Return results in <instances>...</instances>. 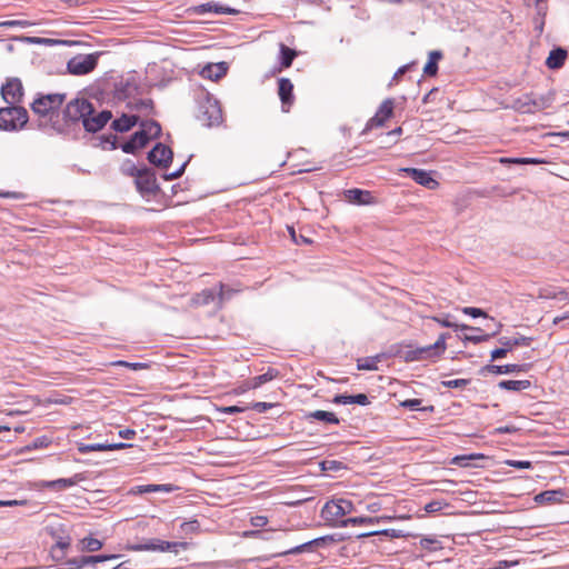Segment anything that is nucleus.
I'll use <instances>...</instances> for the list:
<instances>
[{
    "instance_id": "obj_1",
    "label": "nucleus",
    "mask_w": 569,
    "mask_h": 569,
    "mask_svg": "<svg viewBox=\"0 0 569 569\" xmlns=\"http://www.w3.org/2000/svg\"><path fill=\"white\" fill-rule=\"evenodd\" d=\"M198 120L206 127L218 126L222 122V110L217 99L203 93L198 104Z\"/></svg>"
},
{
    "instance_id": "obj_2",
    "label": "nucleus",
    "mask_w": 569,
    "mask_h": 569,
    "mask_svg": "<svg viewBox=\"0 0 569 569\" xmlns=\"http://www.w3.org/2000/svg\"><path fill=\"white\" fill-rule=\"evenodd\" d=\"M29 120L28 111L23 107L8 106L0 108V129L17 131L22 129Z\"/></svg>"
},
{
    "instance_id": "obj_3",
    "label": "nucleus",
    "mask_w": 569,
    "mask_h": 569,
    "mask_svg": "<svg viewBox=\"0 0 569 569\" xmlns=\"http://www.w3.org/2000/svg\"><path fill=\"white\" fill-rule=\"evenodd\" d=\"M353 511V503L347 499H336L328 501L322 510L321 517L328 521L340 527L342 517Z\"/></svg>"
},
{
    "instance_id": "obj_4",
    "label": "nucleus",
    "mask_w": 569,
    "mask_h": 569,
    "mask_svg": "<svg viewBox=\"0 0 569 569\" xmlns=\"http://www.w3.org/2000/svg\"><path fill=\"white\" fill-rule=\"evenodd\" d=\"M448 337L449 333H441L433 345L407 351L405 360L408 362L420 361L442 355L447 348L446 340Z\"/></svg>"
},
{
    "instance_id": "obj_5",
    "label": "nucleus",
    "mask_w": 569,
    "mask_h": 569,
    "mask_svg": "<svg viewBox=\"0 0 569 569\" xmlns=\"http://www.w3.org/2000/svg\"><path fill=\"white\" fill-rule=\"evenodd\" d=\"M64 96L52 93L37 98L31 104L32 111L39 117H49L50 120L56 111L62 106Z\"/></svg>"
},
{
    "instance_id": "obj_6",
    "label": "nucleus",
    "mask_w": 569,
    "mask_h": 569,
    "mask_svg": "<svg viewBox=\"0 0 569 569\" xmlns=\"http://www.w3.org/2000/svg\"><path fill=\"white\" fill-rule=\"evenodd\" d=\"M189 547H190V543L184 542V541L170 542V541H163V540H159V539H152L146 543L128 546L127 550H130V551H160V552L171 551V552L178 553L180 550H187Z\"/></svg>"
},
{
    "instance_id": "obj_7",
    "label": "nucleus",
    "mask_w": 569,
    "mask_h": 569,
    "mask_svg": "<svg viewBox=\"0 0 569 569\" xmlns=\"http://www.w3.org/2000/svg\"><path fill=\"white\" fill-rule=\"evenodd\" d=\"M93 106L86 99H74L70 101L63 110L64 124L82 121L86 116L92 114Z\"/></svg>"
},
{
    "instance_id": "obj_8",
    "label": "nucleus",
    "mask_w": 569,
    "mask_h": 569,
    "mask_svg": "<svg viewBox=\"0 0 569 569\" xmlns=\"http://www.w3.org/2000/svg\"><path fill=\"white\" fill-rule=\"evenodd\" d=\"M1 97L9 106L18 107L17 104L22 101L23 97L21 80L18 78L8 79L1 87Z\"/></svg>"
},
{
    "instance_id": "obj_9",
    "label": "nucleus",
    "mask_w": 569,
    "mask_h": 569,
    "mask_svg": "<svg viewBox=\"0 0 569 569\" xmlns=\"http://www.w3.org/2000/svg\"><path fill=\"white\" fill-rule=\"evenodd\" d=\"M97 58L93 54H80L68 62V70L76 76L87 74L97 67Z\"/></svg>"
},
{
    "instance_id": "obj_10",
    "label": "nucleus",
    "mask_w": 569,
    "mask_h": 569,
    "mask_svg": "<svg viewBox=\"0 0 569 569\" xmlns=\"http://www.w3.org/2000/svg\"><path fill=\"white\" fill-rule=\"evenodd\" d=\"M395 101L393 99H386L378 108L376 114L369 119L366 124V130L382 127L388 119L393 114Z\"/></svg>"
},
{
    "instance_id": "obj_11",
    "label": "nucleus",
    "mask_w": 569,
    "mask_h": 569,
    "mask_svg": "<svg viewBox=\"0 0 569 569\" xmlns=\"http://www.w3.org/2000/svg\"><path fill=\"white\" fill-rule=\"evenodd\" d=\"M328 541H333L332 537L326 536L316 538L313 540L303 542L299 546H296L293 548H290L288 550H281V551H274L271 553V556H284V555H297L306 551H313L316 548L323 547Z\"/></svg>"
},
{
    "instance_id": "obj_12",
    "label": "nucleus",
    "mask_w": 569,
    "mask_h": 569,
    "mask_svg": "<svg viewBox=\"0 0 569 569\" xmlns=\"http://www.w3.org/2000/svg\"><path fill=\"white\" fill-rule=\"evenodd\" d=\"M111 111L103 110L96 113L93 110L92 114L86 116L82 124L88 132H97L101 130L111 120Z\"/></svg>"
},
{
    "instance_id": "obj_13",
    "label": "nucleus",
    "mask_w": 569,
    "mask_h": 569,
    "mask_svg": "<svg viewBox=\"0 0 569 569\" xmlns=\"http://www.w3.org/2000/svg\"><path fill=\"white\" fill-rule=\"evenodd\" d=\"M148 159L154 166L167 168L172 161V150L162 143H157L149 152Z\"/></svg>"
},
{
    "instance_id": "obj_14",
    "label": "nucleus",
    "mask_w": 569,
    "mask_h": 569,
    "mask_svg": "<svg viewBox=\"0 0 569 569\" xmlns=\"http://www.w3.org/2000/svg\"><path fill=\"white\" fill-rule=\"evenodd\" d=\"M278 94L281 100L282 111L288 112L295 101L293 84L288 78L278 80Z\"/></svg>"
},
{
    "instance_id": "obj_15",
    "label": "nucleus",
    "mask_w": 569,
    "mask_h": 569,
    "mask_svg": "<svg viewBox=\"0 0 569 569\" xmlns=\"http://www.w3.org/2000/svg\"><path fill=\"white\" fill-rule=\"evenodd\" d=\"M402 172H405L407 176L413 179L417 183L428 189H435L438 187V182L426 170L416 168H405L402 169Z\"/></svg>"
},
{
    "instance_id": "obj_16",
    "label": "nucleus",
    "mask_w": 569,
    "mask_h": 569,
    "mask_svg": "<svg viewBox=\"0 0 569 569\" xmlns=\"http://www.w3.org/2000/svg\"><path fill=\"white\" fill-rule=\"evenodd\" d=\"M134 183L142 194L152 193L156 190L154 176L146 168L134 178Z\"/></svg>"
},
{
    "instance_id": "obj_17",
    "label": "nucleus",
    "mask_w": 569,
    "mask_h": 569,
    "mask_svg": "<svg viewBox=\"0 0 569 569\" xmlns=\"http://www.w3.org/2000/svg\"><path fill=\"white\" fill-rule=\"evenodd\" d=\"M568 496L563 489L546 490L538 493L535 497V501L541 505H553L562 502Z\"/></svg>"
},
{
    "instance_id": "obj_18",
    "label": "nucleus",
    "mask_w": 569,
    "mask_h": 569,
    "mask_svg": "<svg viewBox=\"0 0 569 569\" xmlns=\"http://www.w3.org/2000/svg\"><path fill=\"white\" fill-rule=\"evenodd\" d=\"M132 445L129 443H93V445H87V443H79L78 445V451L80 453H88L92 451H113V450H120L124 448H129Z\"/></svg>"
},
{
    "instance_id": "obj_19",
    "label": "nucleus",
    "mask_w": 569,
    "mask_h": 569,
    "mask_svg": "<svg viewBox=\"0 0 569 569\" xmlns=\"http://www.w3.org/2000/svg\"><path fill=\"white\" fill-rule=\"evenodd\" d=\"M149 141L146 134L139 130L132 134L129 141L121 146V149L126 153H134L137 150L144 148Z\"/></svg>"
},
{
    "instance_id": "obj_20",
    "label": "nucleus",
    "mask_w": 569,
    "mask_h": 569,
    "mask_svg": "<svg viewBox=\"0 0 569 569\" xmlns=\"http://www.w3.org/2000/svg\"><path fill=\"white\" fill-rule=\"evenodd\" d=\"M227 66L224 62L209 63L202 68L200 74L209 80L218 81L227 73Z\"/></svg>"
},
{
    "instance_id": "obj_21",
    "label": "nucleus",
    "mask_w": 569,
    "mask_h": 569,
    "mask_svg": "<svg viewBox=\"0 0 569 569\" xmlns=\"http://www.w3.org/2000/svg\"><path fill=\"white\" fill-rule=\"evenodd\" d=\"M84 479L86 478L82 473H76L71 478H61V479H57V480H52V481H46L44 487L50 488V489L62 490V489L73 487L77 483L83 481Z\"/></svg>"
},
{
    "instance_id": "obj_22",
    "label": "nucleus",
    "mask_w": 569,
    "mask_h": 569,
    "mask_svg": "<svg viewBox=\"0 0 569 569\" xmlns=\"http://www.w3.org/2000/svg\"><path fill=\"white\" fill-rule=\"evenodd\" d=\"M139 121V117L136 114H122L111 123V128L118 132H127L132 129Z\"/></svg>"
},
{
    "instance_id": "obj_23",
    "label": "nucleus",
    "mask_w": 569,
    "mask_h": 569,
    "mask_svg": "<svg viewBox=\"0 0 569 569\" xmlns=\"http://www.w3.org/2000/svg\"><path fill=\"white\" fill-rule=\"evenodd\" d=\"M567 57H568L567 50H565L562 48H556L550 51V53L546 60V66L549 69H559L565 64Z\"/></svg>"
},
{
    "instance_id": "obj_24",
    "label": "nucleus",
    "mask_w": 569,
    "mask_h": 569,
    "mask_svg": "<svg viewBox=\"0 0 569 569\" xmlns=\"http://www.w3.org/2000/svg\"><path fill=\"white\" fill-rule=\"evenodd\" d=\"M391 517H352L345 519L340 522V527L345 528L348 526H357V525H376L381 521L391 520Z\"/></svg>"
},
{
    "instance_id": "obj_25",
    "label": "nucleus",
    "mask_w": 569,
    "mask_h": 569,
    "mask_svg": "<svg viewBox=\"0 0 569 569\" xmlns=\"http://www.w3.org/2000/svg\"><path fill=\"white\" fill-rule=\"evenodd\" d=\"M346 199L351 203L367 204L370 202L371 193L361 189H349L345 192Z\"/></svg>"
},
{
    "instance_id": "obj_26",
    "label": "nucleus",
    "mask_w": 569,
    "mask_h": 569,
    "mask_svg": "<svg viewBox=\"0 0 569 569\" xmlns=\"http://www.w3.org/2000/svg\"><path fill=\"white\" fill-rule=\"evenodd\" d=\"M460 328L462 330H470V331L475 332V335H470V336H466L465 337V339L467 341H471L473 343H479V342H482V341H487L491 336L498 333L500 328H501V325H497V329L491 335L482 333L481 329L473 328V327H470V326H467V325H462Z\"/></svg>"
},
{
    "instance_id": "obj_27",
    "label": "nucleus",
    "mask_w": 569,
    "mask_h": 569,
    "mask_svg": "<svg viewBox=\"0 0 569 569\" xmlns=\"http://www.w3.org/2000/svg\"><path fill=\"white\" fill-rule=\"evenodd\" d=\"M333 402L337 405H360V406H367L369 403V399L367 395L359 393L355 396H347V395H337L333 398Z\"/></svg>"
},
{
    "instance_id": "obj_28",
    "label": "nucleus",
    "mask_w": 569,
    "mask_h": 569,
    "mask_svg": "<svg viewBox=\"0 0 569 569\" xmlns=\"http://www.w3.org/2000/svg\"><path fill=\"white\" fill-rule=\"evenodd\" d=\"M173 486L170 483L166 485H143L137 486L133 488L134 493H150V492H171L173 491Z\"/></svg>"
},
{
    "instance_id": "obj_29",
    "label": "nucleus",
    "mask_w": 569,
    "mask_h": 569,
    "mask_svg": "<svg viewBox=\"0 0 569 569\" xmlns=\"http://www.w3.org/2000/svg\"><path fill=\"white\" fill-rule=\"evenodd\" d=\"M278 530L274 528L251 529V541L261 542L274 539Z\"/></svg>"
},
{
    "instance_id": "obj_30",
    "label": "nucleus",
    "mask_w": 569,
    "mask_h": 569,
    "mask_svg": "<svg viewBox=\"0 0 569 569\" xmlns=\"http://www.w3.org/2000/svg\"><path fill=\"white\" fill-rule=\"evenodd\" d=\"M442 58L441 51L429 52L428 61L423 68V72L427 76H436L438 72V61Z\"/></svg>"
},
{
    "instance_id": "obj_31",
    "label": "nucleus",
    "mask_w": 569,
    "mask_h": 569,
    "mask_svg": "<svg viewBox=\"0 0 569 569\" xmlns=\"http://www.w3.org/2000/svg\"><path fill=\"white\" fill-rule=\"evenodd\" d=\"M307 419L319 420V421H323L326 423H331V425L339 423V419L337 418V416L333 412L323 411V410H316V411L308 413Z\"/></svg>"
},
{
    "instance_id": "obj_32",
    "label": "nucleus",
    "mask_w": 569,
    "mask_h": 569,
    "mask_svg": "<svg viewBox=\"0 0 569 569\" xmlns=\"http://www.w3.org/2000/svg\"><path fill=\"white\" fill-rule=\"evenodd\" d=\"M140 131L146 134V137L151 140L153 138L159 137L161 133V127L157 121L147 120L141 122Z\"/></svg>"
},
{
    "instance_id": "obj_33",
    "label": "nucleus",
    "mask_w": 569,
    "mask_h": 569,
    "mask_svg": "<svg viewBox=\"0 0 569 569\" xmlns=\"http://www.w3.org/2000/svg\"><path fill=\"white\" fill-rule=\"evenodd\" d=\"M278 376V371L273 368H268L267 372L259 375L251 379V390L259 388L261 385L271 381Z\"/></svg>"
},
{
    "instance_id": "obj_34",
    "label": "nucleus",
    "mask_w": 569,
    "mask_h": 569,
    "mask_svg": "<svg viewBox=\"0 0 569 569\" xmlns=\"http://www.w3.org/2000/svg\"><path fill=\"white\" fill-rule=\"evenodd\" d=\"M498 386L505 390L520 391L527 389L530 382L528 380H502Z\"/></svg>"
},
{
    "instance_id": "obj_35",
    "label": "nucleus",
    "mask_w": 569,
    "mask_h": 569,
    "mask_svg": "<svg viewBox=\"0 0 569 569\" xmlns=\"http://www.w3.org/2000/svg\"><path fill=\"white\" fill-rule=\"evenodd\" d=\"M548 100L545 98L530 99L521 106L523 112H536L538 110H542L547 108Z\"/></svg>"
},
{
    "instance_id": "obj_36",
    "label": "nucleus",
    "mask_w": 569,
    "mask_h": 569,
    "mask_svg": "<svg viewBox=\"0 0 569 569\" xmlns=\"http://www.w3.org/2000/svg\"><path fill=\"white\" fill-rule=\"evenodd\" d=\"M281 67L289 68L292 64L293 59L297 57V51L280 44Z\"/></svg>"
},
{
    "instance_id": "obj_37",
    "label": "nucleus",
    "mask_w": 569,
    "mask_h": 569,
    "mask_svg": "<svg viewBox=\"0 0 569 569\" xmlns=\"http://www.w3.org/2000/svg\"><path fill=\"white\" fill-rule=\"evenodd\" d=\"M499 342L505 346L508 351L512 350L515 347L518 346H529L530 338L527 337H520V338H501Z\"/></svg>"
},
{
    "instance_id": "obj_38",
    "label": "nucleus",
    "mask_w": 569,
    "mask_h": 569,
    "mask_svg": "<svg viewBox=\"0 0 569 569\" xmlns=\"http://www.w3.org/2000/svg\"><path fill=\"white\" fill-rule=\"evenodd\" d=\"M487 369H488V371L496 373V375H505V373L520 371L521 366L520 365H503V366L490 365L487 367Z\"/></svg>"
},
{
    "instance_id": "obj_39",
    "label": "nucleus",
    "mask_w": 569,
    "mask_h": 569,
    "mask_svg": "<svg viewBox=\"0 0 569 569\" xmlns=\"http://www.w3.org/2000/svg\"><path fill=\"white\" fill-rule=\"evenodd\" d=\"M279 407H280V403L276 400L274 397L270 401H258V402L251 403V410L259 412V413H263L269 409H274V408H279Z\"/></svg>"
},
{
    "instance_id": "obj_40",
    "label": "nucleus",
    "mask_w": 569,
    "mask_h": 569,
    "mask_svg": "<svg viewBox=\"0 0 569 569\" xmlns=\"http://www.w3.org/2000/svg\"><path fill=\"white\" fill-rule=\"evenodd\" d=\"M80 543H81V549L89 551V552L99 551L103 546L102 541H100L99 539L92 538V537L83 538L80 541Z\"/></svg>"
},
{
    "instance_id": "obj_41",
    "label": "nucleus",
    "mask_w": 569,
    "mask_h": 569,
    "mask_svg": "<svg viewBox=\"0 0 569 569\" xmlns=\"http://www.w3.org/2000/svg\"><path fill=\"white\" fill-rule=\"evenodd\" d=\"M500 163H503V164H509V163H513V164H538V163H542L543 161L539 160V159H535V158H500Z\"/></svg>"
},
{
    "instance_id": "obj_42",
    "label": "nucleus",
    "mask_w": 569,
    "mask_h": 569,
    "mask_svg": "<svg viewBox=\"0 0 569 569\" xmlns=\"http://www.w3.org/2000/svg\"><path fill=\"white\" fill-rule=\"evenodd\" d=\"M376 535L387 536V537H390V538H402V537H405V535L402 533L401 530L385 529V530H380V531H372V532H368V533H362V535L359 536V538L370 537V536H376Z\"/></svg>"
},
{
    "instance_id": "obj_43",
    "label": "nucleus",
    "mask_w": 569,
    "mask_h": 569,
    "mask_svg": "<svg viewBox=\"0 0 569 569\" xmlns=\"http://www.w3.org/2000/svg\"><path fill=\"white\" fill-rule=\"evenodd\" d=\"M419 545L422 549L428 551H436L441 548L440 541L430 537H425L420 539Z\"/></svg>"
},
{
    "instance_id": "obj_44",
    "label": "nucleus",
    "mask_w": 569,
    "mask_h": 569,
    "mask_svg": "<svg viewBox=\"0 0 569 569\" xmlns=\"http://www.w3.org/2000/svg\"><path fill=\"white\" fill-rule=\"evenodd\" d=\"M121 171L127 176L136 178L142 171V168H138L132 161L128 160L122 164Z\"/></svg>"
},
{
    "instance_id": "obj_45",
    "label": "nucleus",
    "mask_w": 569,
    "mask_h": 569,
    "mask_svg": "<svg viewBox=\"0 0 569 569\" xmlns=\"http://www.w3.org/2000/svg\"><path fill=\"white\" fill-rule=\"evenodd\" d=\"M469 380L467 379H453V380H446L442 381V386L449 389L453 388H463L468 385Z\"/></svg>"
},
{
    "instance_id": "obj_46",
    "label": "nucleus",
    "mask_w": 569,
    "mask_h": 569,
    "mask_svg": "<svg viewBox=\"0 0 569 569\" xmlns=\"http://www.w3.org/2000/svg\"><path fill=\"white\" fill-rule=\"evenodd\" d=\"M482 456L470 455V456H457L452 459V463L458 465L460 467L469 466L468 461L475 458H481Z\"/></svg>"
},
{
    "instance_id": "obj_47",
    "label": "nucleus",
    "mask_w": 569,
    "mask_h": 569,
    "mask_svg": "<svg viewBox=\"0 0 569 569\" xmlns=\"http://www.w3.org/2000/svg\"><path fill=\"white\" fill-rule=\"evenodd\" d=\"M289 233L291 236V239L296 244H309L311 243V240L302 234L297 236L295 229L292 227L289 228Z\"/></svg>"
},
{
    "instance_id": "obj_48",
    "label": "nucleus",
    "mask_w": 569,
    "mask_h": 569,
    "mask_svg": "<svg viewBox=\"0 0 569 569\" xmlns=\"http://www.w3.org/2000/svg\"><path fill=\"white\" fill-rule=\"evenodd\" d=\"M268 523L269 520L266 516L251 517V527L256 529H263Z\"/></svg>"
},
{
    "instance_id": "obj_49",
    "label": "nucleus",
    "mask_w": 569,
    "mask_h": 569,
    "mask_svg": "<svg viewBox=\"0 0 569 569\" xmlns=\"http://www.w3.org/2000/svg\"><path fill=\"white\" fill-rule=\"evenodd\" d=\"M445 506H446L445 502L435 500V501H430L429 503H427L425 506V510L428 513H433V512L440 511Z\"/></svg>"
},
{
    "instance_id": "obj_50",
    "label": "nucleus",
    "mask_w": 569,
    "mask_h": 569,
    "mask_svg": "<svg viewBox=\"0 0 569 569\" xmlns=\"http://www.w3.org/2000/svg\"><path fill=\"white\" fill-rule=\"evenodd\" d=\"M507 463L517 469H529L531 468V462L526 460H508Z\"/></svg>"
},
{
    "instance_id": "obj_51",
    "label": "nucleus",
    "mask_w": 569,
    "mask_h": 569,
    "mask_svg": "<svg viewBox=\"0 0 569 569\" xmlns=\"http://www.w3.org/2000/svg\"><path fill=\"white\" fill-rule=\"evenodd\" d=\"M432 320L438 322L440 326L445 328H455L457 327L455 323L449 321V316L446 317H432Z\"/></svg>"
},
{
    "instance_id": "obj_52",
    "label": "nucleus",
    "mask_w": 569,
    "mask_h": 569,
    "mask_svg": "<svg viewBox=\"0 0 569 569\" xmlns=\"http://www.w3.org/2000/svg\"><path fill=\"white\" fill-rule=\"evenodd\" d=\"M462 312L465 315L471 316L473 318L485 316V312L481 309L473 308V307H466L462 309Z\"/></svg>"
},
{
    "instance_id": "obj_53",
    "label": "nucleus",
    "mask_w": 569,
    "mask_h": 569,
    "mask_svg": "<svg viewBox=\"0 0 569 569\" xmlns=\"http://www.w3.org/2000/svg\"><path fill=\"white\" fill-rule=\"evenodd\" d=\"M507 353H508V349L503 346V348H498V349H495L493 351H491V359L496 360L499 358H503V357H506Z\"/></svg>"
},
{
    "instance_id": "obj_54",
    "label": "nucleus",
    "mask_w": 569,
    "mask_h": 569,
    "mask_svg": "<svg viewBox=\"0 0 569 569\" xmlns=\"http://www.w3.org/2000/svg\"><path fill=\"white\" fill-rule=\"evenodd\" d=\"M118 556L117 555H97V556H92V560H93V563H97V562H103V561H108V560H111V559H116Z\"/></svg>"
},
{
    "instance_id": "obj_55",
    "label": "nucleus",
    "mask_w": 569,
    "mask_h": 569,
    "mask_svg": "<svg viewBox=\"0 0 569 569\" xmlns=\"http://www.w3.org/2000/svg\"><path fill=\"white\" fill-rule=\"evenodd\" d=\"M402 405L412 410H418L419 406L421 405V400L420 399H410V400H406Z\"/></svg>"
},
{
    "instance_id": "obj_56",
    "label": "nucleus",
    "mask_w": 569,
    "mask_h": 569,
    "mask_svg": "<svg viewBox=\"0 0 569 569\" xmlns=\"http://www.w3.org/2000/svg\"><path fill=\"white\" fill-rule=\"evenodd\" d=\"M198 528H199V522L197 520L183 522L181 525V529L184 530V531H187V530H198Z\"/></svg>"
},
{
    "instance_id": "obj_57",
    "label": "nucleus",
    "mask_w": 569,
    "mask_h": 569,
    "mask_svg": "<svg viewBox=\"0 0 569 569\" xmlns=\"http://www.w3.org/2000/svg\"><path fill=\"white\" fill-rule=\"evenodd\" d=\"M198 297L202 298L203 303H208L213 300V292L211 290H203Z\"/></svg>"
},
{
    "instance_id": "obj_58",
    "label": "nucleus",
    "mask_w": 569,
    "mask_h": 569,
    "mask_svg": "<svg viewBox=\"0 0 569 569\" xmlns=\"http://www.w3.org/2000/svg\"><path fill=\"white\" fill-rule=\"evenodd\" d=\"M119 436L123 439H133L136 431L133 429H123L119 431Z\"/></svg>"
},
{
    "instance_id": "obj_59",
    "label": "nucleus",
    "mask_w": 569,
    "mask_h": 569,
    "mask_svg": "<svg viewBox=\"0 0 569 569\" xmlns=\"http://www.w3.org/2000/svg\"><path fill=\"white\" fill-rule=\"evenodd\" d=\"M91 558L92 556H83L79 558V561L77 562V569H80L86 565L93 563V560Z\"/></svg>"
},
{
    "instance_id": "obj_60",
    "label": "nucleus",
    "mask_w": 569,
    "mask_h": 569,
    "mask_svg": "<svg viewBox=\"0 0 569 569\" xmlns=\"http://www.w3.org/2000/svg\"><path fill=\"white\" fill-rule=\"evenodd\" d=\"M70 546V541L69 539L64 540V539H61L59 541H57V543L54 545V547L52 548V551H54L56 548H59L60 550H66L68 549Z\"/></svg>"
},
{
    "instance_id": "obj_61",
    "label": "nucleus",
    "mask_w": 569,
    "mask_h": 569,
    "mask_svg": "<svg viewBox=\"0 0 569 569\" xmlns=\"http://www.w3.org/2000/svg\"><path fill=\"white\" fill-rule=\"evenodd\" d=\"M408 68L409 66H402L401 68H399L393 74L392 82H397L399 78L407 72Z\"/></svg>"
},
{
    "instance_id": "obj_62",
    "label": "nucleus",
    "mask_w": 569,
    "mask_h": 569,
    "mask_svg": "<svg viewBox=\"0 0 569 569\" xmlns=\"http://www.w3.org/2000/svg\"><path fill=\"white\" fill-rule=\"evenodd\" d=\"M24 501L19 500H0V507L4 506H18V505H24Z\"/></svg>"
},
{
    "instance_id": "obj_63",
    "label": "nucleus",
    "mask_w": 569,
    "mask_h": 569,
    "mask_svg": "<svg viewBox=\"0 0 569 569\" xmlns=\"http://www.w3.org/2000/svg\"><path fill=\"white\" fill-rule=\"evenodd\" d=\"M515 431H516V428L513 426H506V427L497 428L498 433H512Z\"/></svg>"
},
{
    "instance_id": "obj_64",
    "label": "nucleus",
    "mask_w": 569,
    "mask_h": 569,
    "mask_svg": "<svg viewBox=\"0 0 569 569\" xmlns=\"http://www.w3.org/2000/svg\"><path fill=\"white\" fill-rule=\"evenodd\" d=\"M221 410L223 412H228V413L241 411V409L239 407H237V406L224 407Z\"/></svg>"
}]
</instances>
